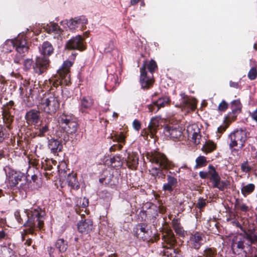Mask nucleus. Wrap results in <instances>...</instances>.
<instances>
[{
  "instance_id": "1",
  "label": "nucleus",
  "mask_w": 257,
  "mask_h": 257,
  "mask_svg": "<svg viewBox=\"0 0 257 257\" xmlns=\"http://www.w3.org/2000/svg\"><path fill=\"white\" fill-rule=\"evenodd\" d=\"M15 217L19 224H22L26 220L24 226L28 227L27 232L33 234L35 230L41 229L44 225L45 219V211L39 207L25 209L21 214L20 211L15 212Z\"/></svg>"
},
{
  "instance_id": "2",
  "label": "nucleus",
  "mask_w": 257,
  "mask_h": 257,
  "mask_svg": "<svg viewBox=\"0 0 257 257\" xmlns=\"http://www.w3.org/2000/svg\"><path fill=\"white\" fill-rule=\"evenodd\" d=\"M150 161L152 167L149 172L152 176L158 178H164L166 173L171 176L176 175L175 172L168 171L173 168L174 165L166 156L161 153H155L150 156Z\"/></svg>"
},
{
  "instance_id": "3",
  "label": "nucleus",
  "mask_w": 257,
  "mask_h": 257,
  "mask_svg": "<svg viewBox=\"0 0 257 257\" xmlns=\"http://www.w3.org/2000/svg\"><path fill=\"white\" fill-rule=\"evenodd\" d=\"M55 87L57 91H53L54 89L52 88L51 91L45 94L38 105L40 110L51 115H54L59 108L60 100L59 94L62 92L61 87L57 85Z\"/></svg>"
},
{
  "instance_id": "4",
  "label": "nucleus",
  "mask_w": 257,
  "mask_h": 257,
  "mask_svg": "<svg viewBox=\"0 0 257 257\" xmlns=\"http://www.w3.org/2000/svg\"><path fill=\"white\" fill-rule=\"evenodd\" d=\"M58 122L63 131H57L56 136L63 139L65 143L69 140L68 134H74L77 130L76 119L72 114L63 113L59 117Z\"/></svg>"
},
{
  "instance_id": "5",
  "label": "nucleus",
  "mask_w": 257,
  "mask_h": 257,
  "mask_svg": "<svg viewBox=\"0 0 257 257\" xmlns=\"http://www.w3.org/2000/svg\"><path fill=\"white\" fill-rule=\"evenodd\" d=\"M247 138V132L245 129H236L228 136L229 149L234 155L240 156Z\"/></svg>"
},
{
  "instance_id": "6",
  "label": "nucleus",
  "mask_w": 257,
  "mask_h": 257,
  "mask_svg": "<svg viewBox=\"0 0 257 257\" xmlns=\"http://www.w3.org/2000/svg\"><path fill=\"white\" fill-rule=\"evenodd\" d=\"M52 45L48 41L43 43L40 48L41 54L43 56L37 57L33 65L34 71L38 75L45 73L49 67V59L46 56H50L53 52Z\"/></svg>"
},
{
  "instance_id": "7",
  "label": "nucleus",
  "mask_w": 257,
  "mask_h": 257,
  "mask_svg": "<svg viewBox=\"0 0 257 257\" xmlns=\"http://www.w3.org/2000/svg\"><path fill=\"white\" fill-rule=\"evenodd\" d=\"M157 69V65L155 61H150L145 60L140 68V82L141 88L144 90L151 88L154 83L153 73Z\"/></svg>"
},
{
  "instance_id": "8",
  "label": "nucleus",
  "mask_w": 257,
  "mask_h": 257,
  "mask_svg": "<svg viewBox=\"0 0 257 257\" xmlns=\"http://www.w3.org/2000/svg\"><path fill=\"white\" fill-rule=\"evenodd\" d=\"M163 239L166 245H164V255L166 257H180V254L177 248L174 247L176 243L175 235L172 231L166 233Z\"/></svg>"
},
{
  "instance_id": "9",
  "label": "nucleus",
  "mask_w": 257,
  "mask_h": 257,
  "mask_svg": "<svg viewBox=\"0 0 257 257\" xmlns=\"http://www.w3.org/2000/svg\"><path fill=\"white\" fill-rule=\"evenodd\" d=\"M26 41L25 39H15V47L17 51L14 61L15 63L20 64L23 60L24 54L27 52L28 47L26 45Z\"/></svg>"
},
{
  "instance_id": "10",
  "label": "nucleus",
  "mask_w": 257,
  "mask_h": 257,
  "mask_svg": "<svg viewBox=\"0 0 257 257\" xmlns=\"http://www.w3.org/2000/svg\"><path fill=\"white\" fill-rule=\"evenodd\" d=\"M163 133L165 137L173 140H180L183 138L182 128L178 125H166L163 128Z\"/></svg>"
},
{
  "instance_id": "11",
  "label": "nucleus",
  "mask_w": 257,
  "mask_h": 257,
  "mask_svg": "<svg viewBox=\"0 0 257 257\" xmlns=\"http://www.w3.org/2000/svg\"><path fill=\"white\" fill-rule=\"evenodd\" d=\"M208 168L210 170L212 171L209 172V174L210 175V180L213 184V187L218 188L221 191L223 190L227 187V183L225 181L220 180V177L215 171L214 166L209 165Z\"/></svg>"
},
{
  "instance_id": "12",
  "label": "nucleus",
  "mask_w": 257,
  "mask_h": 257,
  "mask_svg": "<svg viewBox=\"0 0 257 257\" xmlns=\"http://www.w3.org/2000/svg\"><path fill=\"white\" fill-rule=\"evenodd\" d=\"M66 47L70 50L83 51L85 49L84 39L81 35H77L72 38L67 42Z\"/></svg>"
},
{
  "instance_id": "13",
  "label": "nucleus",
  "mask_w": 257,
  "mask_h": 257,
  "mask_svg": "<svg viewBox=\"0 0 257 257\" xmlns=\"http://www.w3.org/2000/svg\"><path fill=\"white\" fill-rule=\"evenodd\" d=\"M148 225L145 223H139L136 225L134 231L138 238L143 241H149L150 239V232Z\"/></svg>"
},
{
  "instance_id": "14",
  "label": "nucleus",
  "mask_w": 257,
  "mask_h": 257,
  "mask_svg": "<svg viewBox=\"0 0 257 257\" xmlns=\"http://www.w3.org/2000/svg\"><path fill=\"white\" fill-rule=\"evenodd\" d=\"M6 175L9 184L12 187L16 186L19 182L22 181V178H25L23 173L14 170H10L6 172Z\"/></svg>"
},
{
  "instance_id": "15",
  "label": "nucleus",
  "mask_w": 257,
  "mask_h": 257,
  "mask_svg": "<svg viewBox=\"0 0 257 257\" xmlns=\"http://www.w3.org/2000/svg\"><path fill=\"white\" fill-rule=\"evenodd\" d=\"M100 183L110 187L114 188L118 183V178L111 173L110 172L104 171L103 176L99 179Z\"/></svg>"
},
{
  "instance_id": "16",
  "label": "nucleus",
  "mask_w": 257,
  "mask_h": 257,
  "mask_svg": "<svg viewBox=\"0 0 257 257\" xmlns=\"http://www.w3.org/2000/svg\"><path fill=\"white\" fill-rule=\"evenodd\" d=\"M72 62L69 60H66L63 62L62 66V70H60L59 72H58V75L61 78V80L54 82L53 85L54 86H55V85H59L62 84L63 79H64L65 81H67V79L69 78V69L72 65Z\"/></svg>"
},
{
  "instance_id": "17",
  "label": "nucleus",
  "mask_w": 257,
  "mask_h": 257,
  "mask_svg": "<svg viewBox=\"0 0 257 257\" xmlns=\"http://www.w3.org/2000/svg\"><path fill=\"white\" fill-rule=\"evenodd\" d=\"M43 28L48 33L53 34L55 39H59L63 32L58 25L54 22H50L46 25L44 24Z\"/></svg>"
},
{
  "instance_id": "18",
  "label": "nucleus",
  "mask_w": 257,
  "mask_h": 257,
  "mask_svg": "<svg viewBox=\"0 0 257 257\" xmlns=\"http://www.w3.org/2000/svg\"><path fill=\"white\" fill-rule=\"evenodd\" d=\"M59 139L60 140L52 138L48 141V148L50 150L51 152L54 154H56L62 151V142L64 141L60 138H59Z\"/></svg>"
},
{
  "instance_id": "19",
  "label": "nucleus",
  "mask_w": 257,
  "mask_h": 257,
  "mask_svg": "<svg viewBox=\"0 0 257 257\" xmlns=\"http://www.w3.org/2000/svg\"><path fill=\"white\" fill-rule=\"evenodd\" d=\"M204 235L201 233L196 232L190 237V244L191 247L198 249L204 243Z\"/></svg>"
},
{
  "instance_id": "20",
  "label": "nucleus",
  "mask_w": 257,
  "mask_h": 257,
  "mask_svg": "<svg viewBox=\"0 0 257 257\" xmlns=\"http://www.w3.org/2000/svg\"><path fill=\"white\" fill-rule=\"evenodd\" d=\"M25 118L27 122L29 124H36L40 119V112L35 109H32L27 112Z\"/></svg>"
},
{
  "instance_id": "21",
  "label": "nucleus",
  "mask_w": 257,
  "mask_h": 257,
  "mask_svg": "<svg viewBox=\"0 0 257 257\" xmlns=\"http://www.w3.org/2000/svg\"><path fill=\"white\" fill-rule=\"evenodd\" d=\"M231 112L228 114V118L234 120L237 115L241 112V104L239 100H234L231 102Z\"/></svg>"
},
{
  "instance_id": "22",
  "label": "nucleus",
  "mask_w": 257,
  "mask_h": 257,
  "mask_svg": "<svg viewBox=\"0 0 257 257\" xmlns=\"http://www.w3.org/2000/svg\"><path fill=\"white\" fill-rule=\"evenodd\" d=\"M167 182L163 184V190L164 191L172 192L177 186V179L173 176L167 175Z\"/></svg>"
},
{
  "instance_id": "23",
  "label": "nucleus",
  "mask_w": 257,
  "mask_h": 257,
  "mask_svg": "<svg viewBox=\"0 0 257 257\" xmlns=\"http://www.w3.org/2000/svg\"><path fill=\"white\" fill-rule=\"evenodd\" d=\"M93 227L92 221L90 219L81 220L77 223L78 231L81 233H87Z\"/></svg>"
},
{
  "instance_id": "24",
  "label": "nucleus",
  "mask_w": 257,
  "mask_h": 257,
  "mask_svg": "<svg viewBox=\"0 0 257 257\" xmlns=\"http://www.w3.org/2000/svg\"><path fill=\"white\" fill-rule=\"evenodd\" d=\"M94 103L93 99L89 96H84L80 100V110L82 112H86L89 109Z\"/></svg>"
},
{
  "instance_id": "25",
  "label": "nucleus",
  "mask_w": 257,
  "mask_h": 257,
  "mask_svg": "<svg viewBox=\"0 0 257 257\" xmlns=\"http://www.w3.org/2000/svg\"><path fill=\"white\" fill-rule=\"evenodd\" d=\"M15 48V40L8 39L5 43L0 46V51L4 53H9Z\"/></svg>"
},
{
  "instance_id": "26",
  "label": "nucleus",
  "mask_w": 257,
  "mask_h": 257,
  "mask_svg": "<svg viewBox=\"0 0 257 257\" xmlns=\"http://www.w3.org/2000/svg\"><path fill=\"white\" fill-rule=\"evenodd\" d=\"M67 182L69 186L72 189H76L79 188V184L76 179L75 174H69L67 177Z\"/></svg>"
},
{
  "instance_id": "27",
  "label": "nucleus",
  "mask_w": 257,
  "mask_h": 257,
  "mask_svg": "<svg viewBox=\"0 0 257 257\" xmlns=\"http://www.w3.org/2000/svg\"><path fill=\"white\" fill-rule=\"evenodd\" d=\"M104 52L105 53H110L112 56H115L118 54L117 50L115 48L113 41H110L104 48Z\"/></svg>"
},
{
  "instance_id": "28",
  "label": "nucleus",
  "mask_w": 257,
  "mask_h": 257,
  "mask_svg": "<svg viewBox=\"0 0 257 257\" xmlns=\"http://www.w3.org/2000/svg\"><path fill=\"white\" fill-rule=\"evenodd\" d=\"M158 209L156 206L154 205H152V206L149 208L148 210L145 211H141V213H142L143 215L149 216V217L156 218L158 214Z\"/></svg>"
},
{
  "instance_id": "29",
  "label": "nucleus",
  "mask_w": 257,
  "mask_h": 257,
  "mask_svg": "<svg viewBox=\"0 0 257 257\" xmlns=\"http://www.w3.org/2000/svg\"><path fill=\"white\" fill-rule=\"evenodd\" d=\"M56 248L60 253L65 252L68 247L67 242L62 238L58 239L55 243Z\"/></svg>"
},
{
  "instance_id": "30",
  "label": "nucleus",
  "mask_w": 257,
  "mask_h": 257,
  "mask_svg": "<svg viewBox=\"0 0 257 257\" xmlns=\"http://www.w3.org/2000/svg\"><path fill=\"white\" fill-rule=\"evenodd\" d=\"M30 81L25 80L20 87V95L22 97H26V94L29 92Z\"/></svg>"
},
{
  "instance_id": "31",
  "label": "nucleus",
  "mask_w": 257,
  "mask_h": 257,
  "mask_svg": "<svg viewBox=\"0 0 257 257\" xmlns=\"http://www.w3.org/2000/svg\"><path fill=\"white\" fill-rule=\"evenodd\" d=\"M110 165L112 167H120L122 165L121 157L119 155H115L110 159Z\"/></svg>"
},
{
  "instance_id": "32",
  "label": "nucleus",
  "mask_w": 257,
  "mask_h": 257,
  "mask_svg": "<svg viewBox=\"0 0 257 257\" xmlns=\"http://www.w3.org/2000/svg\"><path fill=\"white\" fill-rule=\"evenodd\" d=\"M215 149V144L210 141L206 142L202 147V151L206 154L211 152Z\"/></svg>"
},
{
  "instance_id": "33",
  "label": "nucleus",
  "mask_w": 257,
  "mask_h": 257,
  "mask_svg": "<svg viewBox=\"0 0 257 257\" xmlns=\"http://www.w3.org/2000/svg\"><path fill=\"white\" fill-rule=\"evenodd\" d=\"M196 165L195 168H200L206 165L207 161L205 157L200 156L198 157L195 160Z\"/></svg>"
},
{
  "instance_id": "34",
  "label": "nucleus",
  "mask_w": 257,
  "mask_h": 257,
  "mask_svg": "<svg viewBox=\"0 0 257 257\" xmlns=\"http://www.w3.org/2000/svg\"><path fill=\"white\" fill-rule=\"evenodd\" d=\"M235 207L243 212H246L249 210V208L248 206L238 199H236L235 201Z\"/></svg>"
},
{
  "instance_id": "35",
  "label": "nucleus",
  "mask_w": 257,
  "mask_h": 257,
  "mask_svg": "<svg viewBox=\"0 0 257 257\" xmlns=\"http://www.w3.org/2000/svg\"><path fill=\"white\" fill-rule=\"evenodd\" d=\"M254 185L253 184H248L244 186H243L241 190L242 194L244 196H246L247 195L251 193L254 190Z\"/></svg>"
},
{
  "instance_id": "36",
  "label": "nucleus",
  "mask_w": 257,
  "mask_h": 257,
  "mask_svg": "<svg viewBox=\"0 0 257 257\" xmlns=\"http://www.w3.org/2000/svg\"><path fill=\"white\" fill-rule=\"evenodd\" d=\"M161 120L160 116H155L151 119L149 126L151 130L155 131L157 127L159 126L160 121Z\"/></svg>"
},
{
  "instance_id": "37",
  "label": "nucleus",
  "mask_w": 257,
  "mask_h": 257,
  "mask_svg": "<svg viewBox=\"0 0 257 257\" xmlns=\"http://www.w3.org/2000/svg\"><path fill=\"white\" fill-rule=\"evenodd\" d=\"M216 249L210 247H206L203 252L204 257H216Z\"/></svg>"
},
{
  "instance_id": "38",
  "label": "nucleus",
  "mask_w": 257,
  "mask_h": 257,
  "mask_svg": "<svg viewBox=\"0 0 257 257\" xmlns=\"http://www.w3.org/2000/svg\"><path fill=\"white\" fill-rule=\"evenodd\" d=\"M181 96L180 104L183 106H189L191 105V101L189 97L184 92H181L180 94Z\"/></svg>"
},
{
  "instance_id": "39",
  "label": "nucleus",
  "mask_w": 257,
  "mask_h": 257,
  "mask_svg": "<svg viewBox=\"0 0 257 257\" xmlns=\"http://www.w3.org/2000/svg\"><path fill=\"white\" fill-rule=\"evenodd\" d=\"M156 103L157 105L160 108L161 107H163L165 106L167 104H168L169 102V98L167 97H163L161 98H159L157 100H156Z\"/></svg>"
},
{
  "instance_id": "40",
  "label": "nucleus",
  "mask_w": 257,
  "mask_h": 257,
  "mask_svg": "<svg viewBox=\"0 0 257 257\" xmlns=\"http://www.w3.org/2000/svg\"><path fill=\"white\" fill-rule=\"evenodd\" d=\"M89 204L88 199L86 197L78 198L76 201V206L82 208H85Z\"/></svg>"
},
{
  "instance_id": "41",
  "label": "nucleus",
  "mask_w": 257,
  "mask_h": 257,
  "mask_svg": "<svg viewBox=\"0 0 257 257\" xmlns=\"http://www.w3.org/2000/svg\"><path fill=\"white\" fill-rule=\"evenodd\" d=\"M173 226L177 234L180 235H183L184 234V230L180 225L179 223H178V221L177 220L176 221H173Z\"/></svg>"
},
{
  "instance_id": "42",
  "label": "nucleus",
  "mask_w": 257,
  "mask_h": 257,
  "mask_svg": "<svg viewBox=\"0 0 257 257\" xmlns=\"http://www.w3.org/2000/svg\"><path fill=\"white\" fill-rule=\"evenodd\" d=\"M76 18L72 19L69 21L66 20L67 22V25L70 30L72 31L75 30L76 28H78L79 26L76 21Z\"/></svg>"
},
{
  "instance_id": "43",
  "label": "nucleus",
  "mask_w": 257,
  "mask_h": 257,
  "mask_svg": "<svg viewBox=\"0 0 257 257\" xmlns=\"http://www.w3.org/2000/svg\"><path fill=\"white\" fill-rule=\"evenodd\" d=\"M75 18L76 19V23H77L79 27H83L87 24L88 20L87 19L85 16H81Z\"/></svg>"
},
{
  "instance_id": "44",
  "label": "nucleus",
  "mask_w": 257,
  "mask_h": 257,
  "mask_svg": "<svg viewBox=\"0 0 257 257\" xmlns=\"http://www.w3.org/2000/svg\"><path fill=\"white\" fill-rule=\"evenodd\" d=\"M247 77L250 80H253L257 77V71L255 67H251L247 74Z\"/></svg>"
},
{
  "instance_id": "45",
  "label": "nucleus",
  "mask_w": 257,
  "mask_h": 257,
  "mask_svg": "<svg viewBox=\"0 0 257 257\" xmlns=\"http://www.w3.org/2000/svg\"><path fill=\"white\" fill-rule=\"evenodd\" d=\"M125 136L122 132H120L115 135V139L119 144H124L125 143Z\"/></svg>"
},
{
  "instance_id": "46",
  "label": "nucleus",
  "mask_w": 257,
  "mask_h": 257,
  "mask_svg": "<svg viewBox=\"0 0 257 257\" xmlns=\"http://www.w3.org/2000/svg\"><path fill=\"white\" fill-rule=\"evenodd\" d=\"M108 85L112 88L116 86V79L114 76L110 75L108 76L106 85Z\"/></svg>"
},
{
  "instance_id": "47",
  "label": "nucleus",
  "mask_w": 257,
  "mask_h": 257,
  "mask_svg": "<svg viewBox=\"0 0 257 257\" xmlns=\"http://www.w3.org/2000/svg\"><path fill=\"white\" fill-rule=\"evenodd\" d=\"M48 130L49 127L47 124L40 126L38 132V136L41 137L44 136L45 134L46 133Z\"/></svg>"
},
{
  "instance_id": "48",
  "label": "nucleus",
  "mask_w": 257,
  "mask_h": 257,
  "mask_svg": "<svg viewBox=\"0 0 257 257\" xmlns=\"http://www.w3.org/2000/svg\"><path fill=\"white\" fill-rule=\"evenodd\" d=\"M200 135L199 134V129L197 128V132H194L192 134V141L196 144L199 143V139Z\"/></svg>"
},
{
  "instance_id": "49",
  "label": "nucleus",
  "mask_w": 257,
  "mask_h": 257,
  "mask_svg": "<svg viewBox=\"0 0 257 257\" xmlns=\"http://www.w3.org/2000/svg\"><path fill=\"white\" fill-rule=\"evenodd\" d=\"M160 108L157 105L155 101L153 102L152 104L148 105V109L150 112L156 113L159 110Z\"/></svg>"
},
{
  "instance_id": "50",
  "label": "nucleus",
  "mask_w": 257,
  "mask_h": 257,
  "mask_svg": "<svg viewBox=\"0 0 257 257\" xmlns=\"http://www.w3.org/2000/svg\"><path fill=\"white\" fill-rule=\"evenodd\" d=\"M228 106V103L225 100H223L219 103L218 109L220 111H224L227 109Z\"/></svg>"
},
{
  "instance_id": "51",
  "label": "nucleus",
  "mask_w": 257,
  "mask_h": 257,
  "mask_svg": "<svg viewBox=\"0 0 257 257\" xmlns=\"http://www.w3.org/2000/svg\"><path fill=\"white\" fill-rule=\"evenodd\" d=\"M206 205V200L203 199V198H199L198 200L197 206L199 209H201L204 207Z\"/></svg>"
},
{
  "instance_id": "52",
  "label": "nucleus",
  "mask_w": 257,
  "mask_h": 257,
  "mask_svg": "<svg viewBox=\"0 0 257 257\" xmlns=\"http://www.w3.org/2000/svg\"><path fill=\"white\" fill-rule=\"evenodd\" d=\"M6 130L0 125V144L2 143L5 139L7 137V134L5 133Z\"/></svg>"
},
{
  "instance_id": "53",
  "label": "nucleus",
  "mask_w": 257,
  "mask_h": 257,
  "mask_svg": "<svg viewBox=\"0 0 257 257\" xmlns=\"http://www.w3.org/2000/svg\"><path fill=\"white\" fill-rule=\"evenodd\" d=\"M241 168L243 172L246 173L249 172L251 170L250 167L248 165V162L247 161L241 164Z\"/></svg>"
},
{
  "instance_id": "54",
  "label": "nucleus",
  "mask_w": 257,
  "mask_h": 257,
  "mask_svg": "<svg viewBox=\"0 0 257 257\" xmlns=\"http://www.w3.org/2000/svg\"><path fill=\"white\" fill-rule=\"evenodd\" d=\"M47 251L50 257H56L57 252H56L55 248L52 246H48L47 247Z\"/></svg>"
},
{
  "instance_id": "55",
  "label": "nucleus",
  "mask_w": 257,
  "mask_h": 257,
  "mask_svg": "<svg viewBox=\"0 0 257 257\" xmlns=\"http://www.w3.org/2000/svg\"><path fill=\"white\" fill-rule=\"evenodd\" d=\"M32 63H33V61H32V59H27L25 60L24 62V65L25 68L26 70H28V69H30V68L31 67V66L32 65Z\"/></svg>"
},
{
  "instance_id": "56",
  "label": "nucleus",
  "mask_w": 257,
  "mask_h": 257,
  "mask_svg": "<svg viewBox=\"0 0 257 257\" xmlns=\"http://www.w3.org/2000/svg\"><path fill=\"white\" fill-rule=\"evenodd\" d=\"M134 128L136 131H139L141 128V123L138 119H135L133 122Z\"/></svg>"
},
{
  "instance_id": "57",
  "label": "nucleus",
  "mask_w": 257,
  "mask_h": 257,
  "mask_svg": "<svg viewBox=\"0 0 257 257\" xmlns=\"http://www.w3.org/2000/svg\"><path fill=\"white\" fill-rule=\"evenodd\" d=\"M227 221H230V223H231V224H232V225L235 226L239 228L241 230H242V225L240 224V223L237 220H232L230 218H228V219H227Z\"/></svg>"
},
{
  "instance_id": "58",
  "label": "nucleus",
  "mask_w": 257,
  "mask_h": 257,
  "mask_svg": "<svg viewBox=\"0 0 257 257\" xmlns=\"http://www.w3.org/2000/svg\"><path fill=\"white\" fill-rule=\"evenodd\" d=\"M34 89L33 81H30V87L29 92L27 93V94H26V97H29L32 95V91Z\"/></svg>"
},
{
  "instance_id": "59",
  "label": "nucleus",
  "mask_w": 257,
  "mask_h": 257,
  "mask_svg": "<svg viewBox=\"0 0 257 257\" xmlns=\"http://www.w3.org/2000/svg\"><path fill=\"white\" fill-rule=\"evenodd\" d=\"M209 172L200 171L199 172V176L202 179H205L207 177Z\"/></svg>"
},
{
  "instance_id": "60",
  "label": "nucleus",
  "mask_w": 257,
  "mask_h": 257,
  "mask_svg": "<svg viewBox=\"0 0 257 257\" xmlns=\"http://www.w3.org/2000/svg\"><path fill=\"white\" fill-rule=\"evenodd\" d=\"M236 244V247L240 249H243L244 248V244H243V241L242 240L238 241Z\"/></svg>"
},
{
  "instance_id": "61",
  "label": "nucleus",
  "mask_w": 257,
  "mask_h": 257,
  "mask_svg": "<svg viewBox=\"0 0 257 257\" xmlns=\"http://www.w3.org/2000/svg\"><path fill=\"white\" fill-rule=\"evenodd\" d=\"M251 117L253 120L257 122V109L252 112L251 114Z\"/></svg>"
},
{
  "instance_id": "62",
  "label": "nucleus",
  "mask_w": 257,
  "mask_h": 257,
  "mask_svg": "<svg viewBox=\"0 0 257 257\" xmlns=\"http://www.w3.org/2000/svg\"><path fill=\"white\" fill-rule=\"evenodd\" d=\"M229 85L231 87L237 88L238 87V83L237 82H234L232 81L229 82Z\"/></svg>"
},
{
  "instance_id": "63",
  "label": "nucleus",
  "mask_w": 257,
  "mask_h": 257,
  "mask_svg": "<svg viewBox=\"0 0 257 257\" xmlns=\"http://www.w3.org/2000/svg\"><path fill=\"white\" fill-rule=\"evenodd\" d=\"M226 128V127L225 126H220L217 128V132L220 134H222L224 131H225Z\"/></svg>"
},
{
  "instance_id": "64",
  "label": "nucleus",
  "mask_w": 257,
  "mask_h": 257,
  "mask_svg": "<svg viewBox=\"0 0 257 257\" xmlns=\"http://www.w3.org/2000/svg\"><path fill=\"white\" fill-rule=\"evenodd\" d=\"M6 250L7 252H9V255H11L12 254H15V252L11 247H6Z\"/></svg>"
}]
</instances>
